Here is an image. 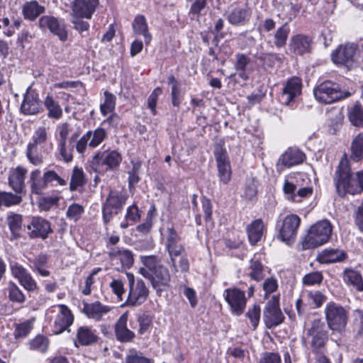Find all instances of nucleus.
<instances>
[{
    "instance_id": "nucleus-8",
    "label": "nucleus",
    "mask_w": 363,
    "mask_h": 363,
    "mask_svg": "<svg viewBox=\"0 0 363 363\" xmlns=\"http://www.w3.org/2000/svg\"><path fill=\"white\" fill-rule=\"evenodd\" d=\"M300 224L301 218L296 214L288 215L283 220L277 221V238L290 245L296 238Z\"/></svg>"
},
{
    "instance_id": "nucleus-14",
    "label": "nucleus",
    "mask_w": 363,
    "mask_h": 363,
    "mask_svg": "<svg viewBox=\"0 0 363 363\" xmlns=\"http://www.w3.org/2000/svg\"><path fill=\"white\" fill-rule=\"evenodd\" d=\"M167 232V235L165 246L169 253L172 267L177 271L176 258L185 252V248L184 245L180 243L181 238L174 228H168Z\"/></svg>"
},
{
    "instance_id": "nucleus-15",
    "label": "nucleus",
    "mask_w": 363,
    "mask_h": 363,
    "mask_svg": "<svg viewBox=\"0 0 363 363\" xmlns=\"http://www.w3.org/2000/svg\"><path fill=\"white\" fill-rule=\"evenodd\" d=\"M50 312H57L54 321L53 334L58 335L64 332L73 323L74 316L71 311L65 305H58L49 310Z\"/></svg>"
},
{
    "instance_id": "nucleus-46",
    "label": "nucleus",
    "mask_w": 363,
    "mask_h": 363,
    "mask_svg": "<svg viewBox=\"0 0 363 363\" xmlns=\"http://www.w3.org/2000/svg\"><path fill=\"white\" fill-rule=\"evenodd\" d=\"M33 328V321L27 320L21 323L15 325L13 336L15 339H19L26 337Z\"/></svg>"
},
{
    "instance_id": "nucleus-39",
    "label": "nucleus",
    "mask_w": 363,
    "mask_h": 363,
    "mask_svg": "<svg viewBox=\"0 0 363 363\" xmlns=\"http://www.w3.org/2000/svg\"><path fill=\"white\" fill-rule=\"evenodd\" d=\"M290 29L288 22L284 23L277 29L274 35V44L277 48L286 45Z\"/></svg>"
},
{
    "instance_id": "nucleus-18",
    "label": "nucleus",
    "mask_w": 363,
    "mask_h": 363,
    "mask_svg": "<svg viewBox=\"0 0 363 363\" xmlns=\"http://www.w3.org/2000/svg\"><path fill=\"white\" fill-rule=\"evenodd\" d=\"M43 108V103L39 99L38 94L31 87L28 88L21 106V111L25 115H33Z\"/></svg>"
},
{
    "instance_id": "nucleus-60",
    "label": "nucleus",
    "mask_w": 363,
    "mask_h": 363,
    "mask_svg": "<svg viewBox=\"0 0 363 363\" xmlns=\"http://www.w3.org/2000/svg\"><path fill=\"white\" fill-rule=\"evenodd\" d=\"M133 165L132 169L128 172V182H138L140 179L139 174L140 172L142 163L140 161H131Z\"/></svg>"
},
{
    "instance_id": "nucleus-28",
    "label": "nucleus",
    "mask_w": 363,
    "mask_h": 363,
    "mask_svg": "<svg viewBox=\"0 0 363 363\" xmlns=\"http://www.w3.org/2000/svg\"><path fill=\"white\" fill-rule=\"evenodd\" d=\"M108 255L112 261H120L123 269H129L134 263L133 252L127 249L112 248L109 251Z\"/></svg>"
},
{
    "instance_id": "nucleus-2",
    "label": "nucleus",
    "mask_w": 363,
    "mask_h": 363,
    "mask_svg": "<svg viewBox=\"0 0 363 363\" xmlns=\"http://www.w3.org/2000/svg\"><path fill=\"white\" fill-rule=\"evenodd\" d=\"M98 0H74L72 6L70 22L73 28L82 33L89 28L88 22L83 18L90 19L94 12Z\"/></svg>"
},
{
    "instance_id": "nucleus-37",
    "label": "nucleus",
    "mask_w": 363,
    "mask_h": 363,
    "mask_svg": "<svg viewBox=\"0 0 363 363\" xmlns=\"http://www.w3.org/2000/svg\"><path fill=\"white\" fill-rule=\"evenodd\" d=\"M345 283L352 285L357 291H363V281L361 274L351 269H346L343 273Z\"/></svg>"
},
{
    "instance_id": "nucleus-54",
    "label": "nucleus",
    "mask_w": 363,
    "mask_h": 363,
    "mask_svg": "<svg viewBox=\"0 0 363 363\" xmlns=\"http://www.w3.org/2000/svg\"><path fill=\"white\" fill-rule=\"evenodd\" d=\"M295 179L301 182H316L318 180L315 172L311 166L307 167L306 172L296 173Z\"/></svg>"
},
{
    "instance_id": "nucleus-45",
    "label": "nucleus",
    "mask_w": 363,
    "mask_h": 363,
    "mask_svg": "<svg viewBox=\"0 0 363 363\" xmlns=\"http://www.w3.org/2000/svg\"><path fill=\"white\" fill-rule=\"evenodd\" d=\"M104 96L105 101L101 104L100 111L101 114L106 116L108 113H111L114 111L116 98L113 94L107 91L104 92Z\"/></svg>"
},
{
    "instance_id": "nucleus-55",
    "label": "nucleus",
    "mask_w": 363,
    "mask_h": 363,
    "mask_svg": "<svg viewBox=\"0 0 363 363\" xmlns=\"http://www.w3.org/2000/svg\"><path fill=\"white\" fill-rule=\"evenodd\" d=\"M113 293L117 296L119 301L123 300V296L125 293L123 282L118 279H113L109 284Z\"/></svg>"
},
{
    "instance_id": "nucleus-31",
    "label": "nucleus",
    "mask_w": 363,
    "mask_h": 363,
    "mask_svg": "<svg viewBox=\"0 0 363 363\" xmlns=\"http://www.w3.org/2000/svg\"><path fill=\"white\" fill-rule=\"evenodd\" d=\"M335 182H353L354 177L350 167V162L347 155L344 154L340 159L335 171Z\"/></svg>"
},
{
    "instance_id": "nucleus-13",
    "label": "nucleus",
    "mask_w": 363,
    "mask_h": 363,
    "mask_svg": "<svg viewBox=\"0 0 363 363\" xmlns=\"http://www.w3.org/2000/svg\"><path fill=\"white\" fill-rule=\"evenodd\" d=\"M106 131L103 128H97L95 130L87 131L77 143L76 150L83 154L87 146L91 148L98 147L106 138Z\"/></svg>"
},
{
    "instance_id": "nucleus-27",
    "label": "nucleus",
    "mask_w": 363,
    "mask_h": 363,
    "mask_svg": "<svg viewBox=\"0 0 363 363\" xmlns=\"http://www.w3.org/2000/svg\"><path fill=\"white\" fill-rule=\"evenodd\" d=\"M283 189L284 193L288 195L287 199L294 202L302 201L303 199L311 196L313 191L311 186H306L295 192L296 186L294 183H284Z\"/></svg>"
},
{
    "instance_id": "nucleus-63",
    "label": "nucleus",
    "mask_w": 363,
    "mask_h": 363,
    "mask_svg": "<svg viewBox=\"0 0 363 363\" xmlns=\"http://www.w3.org/2000/svg\"><path fill=\"white\" fill-rule=\"evenodd\" d=\"M60 135V145H65L69 133L72 130L68 123H63L57 128Z\"/></svg>"
},
{
    "instance_id": "nucleus-51",
    "label": "nucleus",
    "mask_w": 363,
    "mask_h": 363,
    "mask_svg": "<svg viewBox=\"0 0 363 363\" xmlns=\"http://www.w3.org/2000/svg\"><path fill=\"white\" fill-rule=\"evenodd\" d=\"M138 323L139 329L138 333L139 335H143L149 330L152 324V317L148 314L143 313L138 316Z\"/></svg>"
},
{
    "instance_id": "nucleus-3",
    "label": "nucleus",
    "mask_w": 363,
    "mask_h": 363,
    "mask_svg": "<svg viewBox=\"0 0 363 363\" xmlns=\"http://www.w3.org/2000/svg\"><path fill=\"white\" fill-rule=\"evenodd\" d=\"M332 234V225L327 220L319 221L313 225L302 240L303 250L317 247L327 242Z\"/></svg>"
},
{
    "instance_id": "nucleus-59",
    "label": "nucleus",
    "mask_w": 363,
    "mask_h": 363,
    "mask_svg": "<svg viewBox=\"0 0 363 363\" xmlns=\"http://www.w3.org/2000/svg\"><path fill=\"white\" fill-rule=\"evenodd\" d=\"M27 171L22 167H18L11 171L9 182H23Z\"/></svg>"
},
{
    "instance_id": "nucleus-49",
    "label": "nucleus",
    "mask_w": 363,
    "mask_h": 363,
    "mask_svg": "<svg viewBox=\"0 0 363 363\" xmlns=\"http://www.w3.org/2000/svg\"><path fill=\"white\" fill-rule=\"evenodd\" d=\"M9 300L12 302L21 303L25 301V295L22 291L13 283L11 282L8 286Z\"/></svg>"
},
{
    "instance_id": "nucleus-17",
    "label": "nucleus",
    "mask_w": 363,
    "mask_h": 363,
    "mask_svg": "<svg viewBox=\"0 0 363 363\" xmlns=\"http://www.w3.org/2000/svg\"><path fill=\"white\" fill-rule=\"evenodd\" d=\"M213 155L217 163V167L221 182H227L230 180L231 170L226 150L221 145L217 144L215 146Z\"/></svg>"
},
{
    "instance_id": "nucleus-21",
    "label": "nucleus",
    "mask_w": 363,
    "mask_h": 363,
    "mask_svg": "<svg viewBox=\"0 0 363 363\" xmlns=\"http://www.w3.org/2000/svg\"><path fill=\"white\" fill-rule=\"evenodd\" d=\"M128 312L123 313L114 325V333L116 340L122 343L131 342L135 337V334L127 327Z\"/></svg>"
},
{
    "instance_id": "nucleus-10",
    "label": "nucleus",
    "mask_w": 363,
    "mask_h": 363,
    "mask_svg": "<svg viewBox=\"0 0 363 363\" xmlns=\"http://www.w3.org/2000/svg\"><path fill=\"white\" fill-rule=\"evenodd\" d=\"M308 334L311 337V347L312 352L317 354V356L324 355L328 335L323 322L320 320H313L311 328L308 330Z\"/></svg>"
},
{
    "instance_id": "nucleus-41",
    "label": "nucleus",
    "mask_w": 363,
    "mask_h": 363,
    "mask_svg": "<svg viewBox=\"0 0 363 363\" xmlns=\"http://www.w3.org/2000/svg\"><path fill=\"white\" fill-rule=\"evenodd\" d=\"M249 269L250 270L249 277L252 279L260 281L264 279V266L259 259L255 257L252 258L250 262Z\"/></svg>"
},
{
    "instance_id": "nucleus-61",
    "label": "nucleus",
    "mask_w": 363,
    "mask_h": 363,
    "mask_svg": "<svg viewBox=\"0 0 363 363\" xmlns=\"http://www.w3.org/2000/svg\"><path fill=\"white\" fill-rule=\"evenodd\" d=\"M125 362L126 363H154L152 359L144 357L140 352L128 355Z\"/></svg>"
},
{
    "instance_id": "nucleus-35",
    "label": "nucleus",
    "mask_w": 363,
    "mask_h": 363,
    "mask_svg": "<svg viewBox=\"0 0 363 363\" xmlns=\"http://www.w3.org/2000/svg\"><path fill=\"white\" fill-rule=\"evenodd\" d=\"M44 10V6H40L36 1H30L23 4L22 13L25 19L34 21Z\"/></svg>"
},
{
    "instance_id": "nucleus-30",
    "label": "nucleus",
    "mask_w": 363,
    "mask_h": 363,
    "mask_svg": "<svg viewBox=\"0 0 363 363\" xmlns=\"http://www.w3.org/2000/svg\"><path fill=\"white\" fill-rule=\"evenodd\" d=\"M264 225L262 219L253 220L247 226V233L252 245H257L263 236Z\"/></svg>"
},
{
    "instance_id": "nucleus-32",
    "label": "nucleus",
    "mask_w": 363,
    "mask_h": 363,
    "mask_svg": "<svg viewBox=\"0 0 363 363\" xmlns=\"http://www.w3.org/2000/svg\"><path fill=\"white\" fill-rule=\"evenodd\" d=\"M47 28L61 41H65L67 39V31L62 20H59L53 16H47Z\"/></svg>"
},
{
    "instance_id": "nucleus-4",
    "label": "nucleus",
    "mask_w": 363,
    "mask_h": 363,
    "mask_svg": "<svg viewBox=\"0 0 363 363\" xmlns=\"http://www.w3.org/2000/svg\"><path fill=\"white\" fill-rule=\"evenodd\" d=\"M313 94L318 101L329 104L350 96L351 93L341 91L338 84L328 80L315 87Z\"/></svg>"
},
{
    "instance_id": "nucleus-50",
    "label": "nucleus",
    "mask_w": 363,
    "mask_h": 363,
    "mask_svg": "<svg viewBox=\"0 0 363 363\" xmlns=\"http://www.w3.org/2000/svg\"><path fill=\"white\" fill-rule=\"evenodd\" d=\"M245 315L250 319L253 329H257L261 316L260 306L258 304H254L252 308H249Z\"/></svg>"
},
{
    "instance_id": "nucleus-1",
    "label": "nucleus",
    "mask_w": 363,
    "mask_h": 363,
    "mask_svg": "<svg viewBox=\"0 0 363 363\" xmlns=\"http://www.w3.org/2000/svg\"><path fill=\"white\" fill-rule=\"evenodd\" d=\"M140 258L144 265L139 270L140 274L150 281L157 295L161 296L162 291L171 286L172 277L169 269L155 255L142 256Z\"/></svg>"
},
{
    "instance_id": "nucleus-44",
    "label": "nucleus",
    "mask_w": 363,
    "mask_h": 363,
    "mask_svg": "<svg viewBox=\"0 0 363 363\" xmlns=\"http://www.w3.org/2000/svg\"><path fill=\"white\" fill-rule=\"evenodd\" d=\"M255 58L259 62L264 69L273 67L276 60H280V58L276 53L272 52H259L255 55Z\"/></svg>"
},
{
    "instance_id": "nucleus-48",
    "label": "nucleus",
    "mask_w": 363,
    "mask_h": 363,
    "mask_svg": "<svg viewBox=\"0 0 363 363\" xmlns=\"http://www.w3.org/2000/svg\"><path fill=\"white\" fill-rule=\"evenodd\" d=\"M21 196L11 193L0 192V207L11 206L21 203Z\"/></svg>"
},
{
    "instance_id": "nucleus-57",
    "label": "nucleus",
    "mask_w": 363,
    "mask_h": 363,
    "mask_svg": "<svg viewBox=\"0 0 363 363\" xmlns=\"http://www.w3.org/2000/svg\"><path fill=\"white\" fill-rule=\"evenodd\" d=\"M207 6V0H195L189 9V14L199 17Z\"/></svg>"
},
{
    "instance_id": "nucleus-7",
    "label": "nucleus",
    "mask_w": 363,
    "mask_h": 363,
    "mask_svg": "<svg viewBox=\"0 0 363 363\" xmlns=\"http://www.w3.org/2000/svg\"><path fill=\"white\" fill-rule=\"evenodd\" d=\"M128 295L125 306H138L143 303L149 296V289L142 279L135 280L133 274L127 273Z\"/></svg>"
},
{
    "instance_id": "nucleus-33",
    "label": "nucleus",
    "mask_w": 363,
    "mask_h": 363,
    "mask_svg": "<svg viewBox=\"0 0 363 363\" xmlns=\"http://www.w3.org/2000/svg\"><path fill=\"white\" fill-rule=\"evenodd\" d=\"M132 26L135 35H143L147 45L150 43L152 35L148 31V25L143 15H137L134 18Z\"/></svg>"
},
{
    "instance_id": "nucleus-5",
    "label": "nucleus",
    "mask_w": 363,
    "mask_h": 363,
    "mask_svg": "<svg viewBox=\"0 0 363 363\" xmlns=\"http://www.w3.org/2000/svg\"><path fill=\"white\" fill-rule=\"evenodd\" d=\"M127 199L128 195L125 191H110L102 206V218L105 225L109 223L113 217L123 210Z\"/></svg>"
},
{
    "instance_id": "nucleus-36",
    "label": "nucleus",
    "mask_w": 363,
    "mask_h": 363,
    "mask_svg": "<svg viewBox=\"0 0 363 363\" xmlns=\"http://www.w3.org/2000/svg\"><path fill=\"white\" fill-rule=\"evenodd\" d=\"M28 234L31 238H45V220L40 217H33L27 226Z\"/></svg>"
},
{
    "instance_id": "nucleus-62",
    "label": "nucleus",
    "mask_w": 363,
    "mask_h": 363,
    "mask_svg": "<svg viewBox=\"0 0 363 363\" xmlns=\"http://www.w3.org/2000/svg\"><path fill=\"white\" fill-rule=\"evenodd\" d=\"M32 267L42 276H45V255H40L33 262Z\"/></svg>"
},
{
    "instance_id": "nucleus-38",
    "label": "nucleus",
    "mask_w": 363,
    "mask_h": 363,
    "mask_svg": "<svg viewBox=\"0 0 363 363\" xmlns=\"http://www.w3.org/2000/svg\"><path fill=\"white\" fill-rule=\"evenodd\" d=\"M45 150V145H28L27 147V157L30 162L35 165H38L42 164L43 162V158L42 155V152Z\"/></svg>"
},
{
    "instance_id": "nucleus-56",
    "label": "nucleus",
    "mask_w": 363,
    "mask_h": 363,
    "mask_svg": "<svg viewBox=\"0 0 363 363\" xmlns=\"http://www.w3.org/2000/svg\"><path fill=\"white\" fill-rule=\"evenodd\" d=\"M30 349L44 353L45 352V337L42 335H37L29 342Z\"/></svg>"
},
{
    "instance_id": "nucleus-11",
    "label": "nucleus",
    "mask_w": 363,
    "mask_h": 363,
    "mask_svg": "<svg viewBox=\"0 0 363 363\" xmlns=\"http://www.w3.org/2000/svg\"><path fill=\"white\" fill-rule=\"evenodd\" d=\"M263 320L266 327L269 329L277 327L284 322V315L279 307V296H273L267 302L263 311Z\"/></svg>"
},
{
    "instance_id": "nucleus-24",
    "label": "nucleus",
    "mask_w": 363,
    "mask_h": 363,
    "mask_svg": "<svg viewBox=\"0 0 363 363\" xmlns=\"http://www.w3.org/2000/svg\"><path fill=\"white\" fill-rule=\"evenodd\" d=\"M233 65L240 79L244 81L250 79V73L252 71V69L251 68V59L248 55L245 53H237L235 55Z\"/></svg>"
},
{
    "instance_id": "nucleus-29",
    "label": "nucleus",
    "mask_w": 363,
    "mask_h": 363,
    "mask_svg": "<svg viewBox=\"0 0 363 363\" xmlns=\"http://www.w3.org/2000/svg\"><path fill=\"white\" fill-rule=\"evenodd\" d=\"M347 258V253L338 249H325L318 256V260L323 264L340 262Z\"/></svg>"
},
{
    "instance_id": "nucleus-20",
    "label": "nucleus",
    "mask_w": 363,
    "mask_h": 363,
    "mask_svg": "<svg viewBox=\"0 0 363 363\" xmlns=\"http://www.w3.org/2000/svg\"><path fill=\"white\" fill-rule=\"evenodd\" d=\"M356 50L357 45L354 44L341 45L332 52L331 59L335 64L350 67L353 62V57Z\"/></svg>"
},
{
    "instance_id": "nucleus-47",
    "label": "nucleus",
    "mask_w": 363,
    "mask_h": 363,
    "mask_svg": "<svg viewBox=\"0 0 363 363\" xmlns=\"http://www.w3.org/2000/svg\"><path fill=\"white\" fill-rule=\"evenodd\" d=\"M47 110L50 118L59 120L62 116V109L60 106L48 96H47Z\"/></svg>"
},
{
    "instance_id": "nucleus-40",
    "label": "nucleus",
    "mask_w": 363,
    "mask_h": 363,
    "mask_svg": "<svg viewBox=\"0 0 363 363\" xmlns=\"http://www.w3.org/2000/svg\"><path fill=\"white\" fill-rule=\"evenodd\" d=\"M6 220L12 236L14 238L20 237L22 228V216L20 214L12 213L7 216Z\"/></svg>"
},
{
    "instance_id": "nucleus-23",
    "label": "nucleus",
    "mask_w": 363,
    "mask_h": 363,
    "mask_svg": "<svg viewBox=\"0 0 363 363\" xmlns=\"http://www.w3.org/2000/svg\"><path fill=\"white\" fill-rule=\"evenodd\" d=\"M312 38L303 34L293 35L289 42V49L296 55H303L310 52Z\"/></svg>"
},
{
    "instance_id": "nucleus-19",
    "label": "nucleus",
    "mask_w": 363,
    "mask_h": 363,
    "mask_svg": "<svg viewBox=\"0 0 363 363\" xmlns=\"http://www.w3.org/2000/svg\"><path fill=\"white\" fill-rule=\"evenodd\" d=\"M302 82L298 77H294L289 79L284 84L280 96L283 104L289 105L291 102L301 94Z\"/></svg>"
},
{
    "instance_id": "nucleus-64",
    "label": "nucleus",
    "mask_w": 363,
    "mask_h": 363,
    "mask_svg": "<svg viewBox=\"0 0 363 363\" xmlns=\"http://www.w3.org/2000/svg\"><path fill=\"white\" fill-rule=\"evenodd\" d=\"M278 287L277 281L274 278H267L263 283V290L265 291V298L274 292Z\"/></svg>"
},
{
    "instance_id": "nucleus-58",
    "label": "nucleus",
    "mask_w": 363,
    "mask_h": 363,
    "mask_svg": "<svg viewBox=\"0 0 363 363\" xmlns=\"http://www.w3.org/2000/svg\"><path fill=\"white\" fill-rule=\"evenodd\" d=\"M162 89L160 87H157L153 90L147 99L148 108L151 110V112L153 114L156 113L157 98L158 96L162 94Z\"/></svg>"
},
{
    "instance_id": "nucleus-12",
    "label": "nucleus",
    "mask_w": 363,
    "mask_h": 363,
    "mask_svg": "<svg viewBox=\"0 0 363 363\" xmlns=\"http://www.w3.org/2000/svg\"><path fill=\"white\" fill-rule=\"evenodd\" d=\"M224 294L225 300L229 305L231 313L237 316L242 314L247 303L245 291L233 287L226 289Z\"/></svg>"
},
{
    "instance_id": "nucleus-52",
    "label": "nucleus",
    "mask_w": 363,
    "mask_h": 363,
    "mask_svg": "<svg viewBox=\"0 0 363 363\" xmlns=\"http://www.w3.org/2000/svg\"><path fill=\"white\" fill-rule=\"evenodd\" d=\"M84 211V208L82 205L74 203L68 207L66 215L68 218L76 221L80 218Z\"/></svg>"
},
{
    "instance_id": "nucleus-34",
    "label": "nucleus",
    "mask_w": 363,
    "mask_h": 363,
    "mask_svg": "<svg viewBox=\"0 0 363 363\" xmlns=\"http://www.w3.org/2000/svg\"><path fill=\"white\" fill-rule=\"evenodd\" d=\"M337 195L342 198L347 195H356L363 192V183H335Z\"/></svg>"
},
{
    "instance_id": "nucleus-6",
    "label": "nucleus",
    "mask_w": 363,
    "mask_h": 363,
    "mask_svg": "<svg viewBox=\"0 0 363 363\" xmlns=\"http://www.w3.org/2000/svg\"><path fill=\"white\" fill-rule=\"evenodd\" d=\"M325 319L328 328L337 332L345 330L348 320L349 313L341 305L330 302L325 308Z\"/></svg>"
},
{
    "instance_id": "nucleus-43",
    "label": "nucleus",
    "mask_w": 363,
    "mask_h": 363,
    "mask_svg": "<svg viewBox=\"0 0 363 363\" xmlns=\"http://www.w3.org/2000/svg\"><path fill=\"white\" fill-rule=\"evenodd\" d=\"M351 157L358 162L363 157V132L358 134L351 145Z\"/></svg>"
},
{
    "instance_id": "nucleus-22",
    "label": "nucleus",
    "mask_w": 363,
    "mask_h": 363,
    "mask_svg": "<svg viewBox=\"0 0 363 363\" xmlns=\"http://www.w3.org/2000/svg\"><path fill=\"white\" fill-rule=\"evenodd\" d=\"M252 9L247 5L235 6L226 13L228 21L233 26H244L250 20Z\"/></svg>"
},
{
    "instance_id": "nucleus-42",
    "label": "nucleus",
    "mask_w": 363,
    "mask_h": 363,
    "mask_svg": "<svg viewBox=\"0 0 363 363\" xmlns=\"http://www.w3.org/2000/svg\"><path fill=\"white\" fill-rule=\"evenodd\" d=\"M348 117L351 123L354 126H361L363 123V107L359 102L349 109Z\"/></svg>"
},
{
    "instance_id": "nucleus-16",
    "label": "nucleus",
    "mask_w": 363,
    "mask_h": 363,
    "mask_svg": "<svg viewBox=\"0 0 363 363\" xmlns=\"http://www.w3.org/2000/svg\"><path fill=\"white\" fill-rule=\"evenodd\" d=\"M306 160V155L297 148H288L279 158L277 163L278 172H282L285 168L299 164Z\"/></svg>"
},
{
    "instance_id": "nucleus-53",
    "label": "nucleus",
    "mask_w": 363,
    "mask_h": 363,
    "mask_svg": "<svg viewBox=\"0 0 363 363\" xmlns=\"http://www.w3.org/2000/svg\"><path fill=\"white\" fill-rule=\"evenodd\" d=\"M323 279V277L320 272H313L306 274L303 277V284L307 286H313L315 284H320Z\"/></svg>"
},
{
    "instance_id": "nucleus-25",
    "label": "nucleus",
    "mask_w": 363,
    "mask_h": 363,
    "mask_svg": "<svg viewBox=\"0 0 363 363\" xmlns=\"http://www.w3.org/2000/svg\"><path fill=\"white\" fill-rule=\"evenodd\" d=\"M97 341L98 336L95 330L88 326H80L77 329L76 339L74 342L75 347H78L79 345L89 346Z\"/></svg>"
},
{
    "instance_id": "nucleus-26",
    "label": "nucleus",
    "mask_w": 363,
    "mask_h": 363,
    "mask_svg": "<svg viewBox=\"0 0 363 363\" xmlns=\"http://www.w3.org/2000/svg\"><path fill=\"white\" fill-rule=\"evenodd\" d=\"M83 313L89 318L96 320H101L104 315L108 313L111 311L108 306L103 305L100 301L94 303L83 302Z\"/></svg>"
},
{
    "instance_id": "nucleus-9",
    "label": "nucleus",
    "mask_w": 363,
    "mask_h": 363,
    "mask_svg": "<svg viewBox=\"0 0 363 363\" xmlns=\"http://www.w3.org/2000/svg\"><path fill=\"white\" fill-rule=\"evenodd\" d=\"M121 160V155L116 150L98 152L92 157L90 167L96 172H101L104 166L106 170H114L119 167Z\"/></svg>"
}]
</instances>
